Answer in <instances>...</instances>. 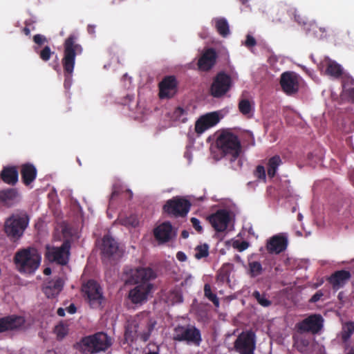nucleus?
Wrapping results in <instances>:
<instances>
[{
    "label": "nucleus",
    "instance_id": "nucleus-9",
    "mask_svg": "<svg viewBox=\"0 0 354 354\" xmlns=\"http://www.w3.org/2000/svg\"><path fill=\"white\" fill-rule=\"evenodd\" d=\"M71 247L69 240H65L59 247L47 245L45 256L51 262L65 266L69 261Z\"/></svg>",
    "mask_w": 354,
    "mask_h": 354
},
{
    "label": "nucleus",
    "instance_id": "nucleus-29",
    "mask_svg": "<svg viewBox=\"0 0 354 354\" xmlns=\"http://www.w3.org/2000/svg\"><path fill=\"white\" fill-rule=\"evenodd\" d=\"M21 180L26 186L30 185L37 177V169L31 163H25L20 169Z\"/></svg>",
    "mask_w": 354,
    "mask_h": 354
},
{
    "label": "nucleus",
    "instance_id": "nucleus-27",
    "mask_svg": "<svg viewBox=\"0 0 354 354\" xmlns=\"http://www.w3.org/2000/svg\"><path fill=\"white\" fill-rule=\"evenodd\" d=\"M216 53L212 48L206 50L198 61V66L202 71L210 70L216 63Z\"/></svg>",
    "mask_w": 354,
    "mask_h": 354
},
{
    "label": "nucleus",
    "instance_id": "nucleus-5",
    "mask_svg": "<svg viewBox=\"0 0 354 354\" xmlns=\"http://www.w3.org/2000/svg\"><path fill=\"white\" fill-rule=\"evenodd\" d=\"M77 37L70 35L64 43V55L62 64L64 76L66 78L71 77L75 67V57L82 53V47L77 42Z\"/></svg>",
    "mask_w": 354,
    "mask_h": 354
},
{
    "label": "nucleus",
    "instance_id": "nucleus-7",
    "mask_svg": "<svg viewBox=\"0 0 354 354\" xmlns=\"http://www.w3.org/2000/svg\"><path fill=\"white\" fill-rule=\"evenodd\" d=\"M191 206V202L186 198L175 196L165 202L162 211L170 216L185 218L189 213Z\"/></svg>",
    "mask_w": 354,
    "mask_h": 354
},
{
    "label": "nucleus",
    "instance_id": "nucleus-47",
    "mask_svg": "<svg viewBox=\"0 0 354 354\" xmlns=\"http://www.w3.org/2000/svg\"><path fill=\"white\" fill-rule=\"evenodd\" d=\"M288 12L290 16L293 17L292 19L295 22H301L302 17H301V15L297 13V10L295 8H290L288 10Z\"/></svg>",
    "mask_w": 354,
    "mask_h": 354
},
{
    "label": "nucleus",
    "instance_id": "nucleus-44",
    "mask_svg": "<svg viewBox=\"0 0 354 354\" xmlns=\"http://www.w3.org/2000/svg\"><path fill=\"white\" fill-rule=\"evenodd\" d=\"M33 41L36 44L35 46H39V48H40V47L47 42V39L43 35L37 34L33 37Z\"/></svg>",
    "mask_w": 354,
    "mask_h": 354
},
{
    "label": "nucleus",
    "instance_id": "nucleus-6",
    "mask_svg": "<svg viewBox=\"0 0 354 354\" xmlns=\"http://www.w3.org/2000/svg\"><path fill=\"white\" fill-rule=\"evenodd\" d=\"M173 339L178 342H185L187 344L199 346L203 341L201 332L195 326L178 325L174 329Z\"/></svg>",
    "mask_w": 354,
    "mask_h": 354
},
{
    "label": "nucleus",
    "instance_id": "nucleus-48",
    "mask_svg": "<svg viewBox=\"0 0 354 354\" xmlns=\"http://www.w3.org/2000/svg\"><path fill=\"white\" fill-rule=\"evenodd\" d=\"M190 221L192 224L193 227L196 230V231H197V232H203V227L201 225V221L198 218L192 217L191 218Z\"/></svg>",
    "mask_w": 354,
    "mask_h": 354
},
{
    "label": "nucleus",
    "instance_id": "nucleus-33",
    "mask_svg": "<svg viewBox=\"0 0 354 354\" xmlns=\"http://www.w3.org/2000/svg\"><path fill=\"white\" fill-rule=\"evenodd\" d=\"M238 108L242 115L248 118H251L254 112V104L252 101L247 98H242L239 100Z\"/></svg>",
    "mask_w": 354,
    "mask_h": 354
},
{
    "label": "nucleus",
    "instance_id": "nucleus-56",
    "mask_svg": "<svg viewBox=\"0 0 354 354\" xmlns=\"http://www.w3.org/2000/svg\"><path fill=\"white\" fill-rule=\"evenodd\" d=\"M248 246V243L245 241H243L241 244L240 250H245Z\"/></svg>",
    "mask_w": 354,
    "mask_h": 354
},
{
    "label": "nucleus",
    "instance_id": "nucleus-4",
    "mask_svg": "<svg viewBox=\"0 0 354 354\" xmlns=\"http://www.w3.org/2000/svg\"><path fill=\"white\" fill-rule=\"evenodd\" d=\"M29 221V216L25 211L13 214L6 219L4 231L12 242H17L22 237Z\"/></svg>",
    "mask_w": 354,
    "mask_h": 354
},
{
    "label": "nucleus",
    "instance_id": "nucleus-20",
    "mask_svg": "<svg viewBox=\"0 0 354 354\" xmlns=\"http://www.w3.org/2000/svg\"><path fill=\"white\" fill-rule=\"evenodd\" d=\"M153 287V284H138L129 291V298L133 304H140L147 300Z\"/></svg>",
    "mask_w": 354,
    "mask_h": 354
},
{
    "label": "nucleus",
    "instance_id": "nucleus-25",
    "mask_svg": "<svg viewBox=\"0 0 354 354\" xmlns=\"http://www.w3.org/2000/svg\"><path fill=\"white\" fill-rule=\"evenodd\" d=\"M288 245V240L281 235H274L267 241L266 249L270 254H278L283 252Z\"/></svg>",
    "mask_w": 354,
    "mask_h": 354
},
{
    "label": "nucleus",
    "instance_id": "nucleus-53",
    "mask_svg": "<svg viewBox=\"0 0 354 354\" xmlns=\"http://www.w3.org/2000/svg\"><path fill=\"white\" fill-rule=\"evenodd\" d=\"M67 310V312L70 314H74L76 313V310H77V308L76 306H75L74 304H71L68 307L66 308V309Z\"/></svg>",
    "mask_w": 354,
    "mask_h": 354
},
{
    "label": "nucleus",
    "instance_id": "nucleus-22",
    "mask_svg": "<svg viewBox=\"0 0 354 354\" xmlns=\"http://www.w3.org/2000/svg\"><path fill=\"white\" fill-rule=\"evenodd\" d=\"M100 249L104 257L111 258L118 253L119 246L118 242L111 235L106 234L102 239Z\"/></svg>",
    "mask_w": 354,
    "mask_h": 354
},
{
    "label": "nucleus",
    "instance_id": "nucleus-54",
    "mask_svg": "<svg viewBox=\"0 0 354 354\" xmlns=\"http://www.w3.org/2000/svg\"><path fill=\"white\" fill-rule=\"evenodd\" d=\"M65 310L63 308H59L57 310V314L60 317H64L65 316Z\"/></svg>",
    "mask_w": 354,
    "mask_h": 354
},
{
    "label": "nucleus",
    "instance_id": "nucleus-64",
    "mask_svg": "<svg viewBox=\"0 0 354 354\" xmlns=\"http://www.w3.org/2000/svg\"><path fill=\"white\" fill-rule=\"evenodd\" d=\"M351 180L353 181V183L354 184V169H353V171L351 173Z\"/></svg>",
    "mask_w": 354,
    "mask_h": 354
},
{
    "label": "nucleus",
    "instance_id": "nucleus-28",
    "mask_svg": "<svg viewBox=\"0 0 354 354\" xmlns=\"http://www.w3.org/2000/svg\"><path fill=\"white\" fill-rule=\"evenodd\" d=\"M64 287V281L62 278L57 279L48 281L44 288L43 291L48 298H54L57 297L62 291Z\"/></svg>",
    "mask_w": 354,
    "mask_h": 354
},
{
    "label": "nucleus",
    "instance_id": "nucleus-50",
    "mask_svg": "<svg viewBox=\"0 0 354 354\" xmlns=\"http://www.w3.org/2000/svg\"><path fill=\"white\" fill-rule=\"evenodd\" d=\"M324 295L322 290H318L315 294H314L312 297L310 299L309 301L310 303H315L318 301L321 297Z\"/></svg>",
    "mask_w": 354,
    "mask_h": 354
},
{
    "label": "nucleus",
    "instance_id": "nucleus-49",
    "mask_svg": "<svg viewBox=\"0 0 354 354\" xmlns=\"http://www.w3.org/2000/svg\"><path fill=\"white\" fill-rule=\"evenodd\" d=\"M257 41L256 39L250 34H248L246 36V39L245 41V45L248 48L254 47L256 46Z\"/></svg>",
    "mask_w": 354,
    "mask_h": 354
},
{
    "label": "nucleus",
    "instance_id": "nucleus-26",
    "mask_svg": "<svg viewBox=\"0 0 354 354\" xmlns=\"http://www.w3.org/2000/svg\"><path fill=\"white\" fill-rule=\"evenodd\" d=\"M301 29L306 35L313 39H323L327 37V29L319 24H301Z\"/></svg>",
    "mask_w": 354,
    "mask_h": 354
},
{
    "label": "nucleus",
    "instance_id": "nucleus-42",
    "mask_svg": "<svg viewBox=\"0 0 354 354\" xmlns=\"http://www.w3.org/2000/svg\"><path fill=\"white\" fill-rule=\"evenodd\" d=\"M252 296L257 299L258 303L263 307H268L272 304V302L266 297L265 295H261L258 290H255L252 293Z\"/></svg>",
    "mask_w": 354,
    "mask_h": 354
},
{
    "label": "nucleus",
    "instance_id": "nucleus-3",
    "mask_svg": "<svg viewBox=\"0 0 354 354\" xmlns=\"http://www.w3.org/2000/svg\"><path fill=\"white\" fill-rule=\"evenodd\" d=\"M41 257L37 250L28 247L19 250L14 256V263L21 273L33 274L39 267Z\"/></svg>",
    "mask_w": 354,
    "mask_h": 354
},
{
    "label": "nucleus",
    "instance_id": "nucleus-59",
    "mask_svg": "<svg viewBox=\"0 0 354 354\" xmlns=\"http://www.w3.org/2000/svg\"><path fill=\"white\" fill-rule=\"evenodd\" d=\"M51 273V269L50 268H46L44 270V274L45 275H49Z\"/></svg>",
    "mask_w": 354,
    "mask_h": 354
},
{
    "label": "nucleus",
    "instance_id": "nucleus-55",
    "mask_svg": "<svg viewBox=\"0 0 354 354\" xmlns=\"http://www.w3.org/2000/svg\"><path fill=\"white\" fill-rule=\"evenodd\" d=\"M95 26L94 25H88V32L90 33V34H94L95 32Z\"/></svg>",
    "mask_w": 354,
    "mask_h": 354
},
{
    "label": "nucleus",
    "instance_id": "nucleus-21",
    "mask_svg": "<svg viewBox=\"0 0 354 354\" xmlns=\"http://www.w3.org/2000/svg\"><path fill=\"white\" fill-rule=\"evenodd\" d=\"M156 239L160 243L169 242L176 235L172 225L169 221L163 222L153 230Z\"/></svg>",
    "mask_w": 354,
    "mask_h": 354
},
{
    "label": "nucleus",
    "instance_id": "nucleus-12",
    "mask_svg": "<svg viewBox=\"0 0 354 354\" xmlns=\"http://www.w3.org/2000/svg\"><path fill=\"white\" fill-rule=\"evenodd\" d=\"M324 319L319 314H313L304 319L295 325L297 332L299 334L310 333H318L323 327Z\"/></svg>",
    "mask_w": 354,
    "mask_h": 354
},
{
    "label": "nucleus",
    "instance_id": "nucleus-19",
    "mask_svg": "<svg viewBox=\"0 0 354 354\" xmlns=\"http://www.w3.org/2000/svg\"><path fill=\"white\" fill-rule=\"evenodd\" d=\"M220 120L217 112H211L201 116L195 123V131L201 134L208 129L215 126Z\"/></svg>",
    "mask_w": 354,
    "mask_h": 354
},
{
    "label": "nucleus",
    "instance_id": "nucleus-58",
    "mask_svg": "<svg viewBox=\"0 0 354 354\" xmlns=\"http://www.w3.org/2000/svg\"><path fill=\"white\" fill-rule=\"evenodd\" d=\"M181 236H182L183 239H187V238H188V236H189V232H188L187 230H183V231L181 232Z\"/></svg>",
    "mask_w": 354,
    "mask_h": 354
},
{
    "label": "nucleus",
    "instance_id": "nucleus-57",
    "mask_svg": "<svg viewBox=\"0 0 354 354\" xmlns=\"http://www.w3.org/2000/svg\"><path fill=\"white\" fill-rule=\"evenodd\" d=\"M212 22H222V23H224V22H227V21H226V19L225 18L220 17V18L214 19Z\"/></svg>",
    "mask_w": 354,
    "mask_h": 354
},
{
    "label": "nucleus",
    "instance_id": "nucleus-10",
    "mask_svg": "<svg viewBox=\"0 0 354 354\" xmlns=\"http://www.w3.org/2000/svg\"><path fill=\"white\" fill-rule=\"evenodd\" d=\"M234 350L239 354H254L256 348V337L249 330L241 333L234 343Z\"/></svg>",
    "mask_w": 354,
    "mask_h": 354
},
{
    "label": "nucleus",
    "instance_id": "nucleus-17",
    "mask_svg": "<svg viewBox=\"0 0 354 354\" xmlns=\"http://www.w3.org/2000/svg\"><path fill=\"white\" fill-rule=\"evenodd\" d=\"M158 87L160 98H171L178 91V81L174 75L166 76L159 83Z\"/></svg>",
    "mask_w": 354,
    "mask_h": 354
},
{
    "label": "nucleus",
    "instance_id": "nucleus-37",
    "mask_svg": "<svg viewBox=\"0 0 354 354\" xmlns=\"http://www.w3.org/2000/svg\"><path fill=\"white\" fill-rule=\"evenodd\" d=\"M354 333V322H347L342 326L341 338L344 342H346Z\"/></svg>",
    "mask_w": 354,
    "mask_h": 354
},
{
    "label": "nucleus",
    "instance_id": "nucleus-38",
    "mask_svg": "<svg viewBox=\"0 0 354 354\" xmlns=\"http://www.w3.org/2000/svg\"><path fill=\"white\" fill-rule=\"evenodd\" d=\"M34 50L44 62L50 60L52 55L54 53L48 46H45L41 50H39V46H34Z\"/></svg>",
    "mask_w": 354,
    "mask_h": 354
},
{
    "label": "nucleus",
    "instance_id": "nucleus-15",
    "mask_svg": "<svg viewBox=\"0 0 354 354\" xmlns=\"http://www.w3.org/2000/svg\"><path fill=\"white\" fill-rule=\"evenodd\" d=\"M207 219L216 232H223L227 230L230 222V215L227 210L220 209L209 215Z\"/></svg>",
    "mask_w": 354,
    "mask_h": 354
},
{
    "label": "nucleus",
    "instance_id": "nucleus-61",
    "mask_svg": "<svg viewBox=\"0 0 354 354\" xmlns=\"http://www.w3.org/2000/svg\"><path fill=\"white\" fill-rule=\"evenodd\" d=\"M241 166H242V162H241V160H239L238 162H237L236 167L232 166V167H234L235 169H236L237 168H241Z\"/></svg>",
    "mask_w": 354,
    "mask_h": 354
},
{
    "label": "nucleus",
    "instance_id": "nucleus-35",
    "mask_svg": "<svg viewBox=\"0 0 354 354\" xmlns=\"http://www.w3.org/2000/svg\"><path fill=\"white\" fill-rule=\"evenodd\" d=\"M282 163L279 156L276 155L271 157L268 162V175L270 178H273L277 171L279 166Z\"/></svg>",
    "mask_w": 354,
    "mask_h": 354
},
{
    "label": "nucleus",
    "instance_id": "nucleus-45",
    "mask_svg": "<svg viewBox=\"0 0 354 354\" xmlns=\"http://www.w3.org/2000/svg\"><path fill=\"white\" fill-rule=\"evenodd\" d=\"M254 176L260 180H266V171L265 168L262 165H258L254 172Z\"/></svg>",
    "mask_w": 354,
    "mask_h": 354
},
{
    "label": "nucleus",
    "instance_id": "nucleus-32",
    "mask_svg": "<svg viewBox=\"0 0 354 354\" xmlns=\"http://www.w3.org/2000/svg\"><path fill=\"white\" fill-rule=\"evenodd\" d=\"M18 196V191L15 188H8L0 191V201L3 205L12 206Z\"/></svg>",
    "mask_w": 354,
    "mask_h": 354
},
{
    "label": "nucleus",
    "instance_id": "nucleus-51",
    "mask_svg": "<svg viewBox=\"0 0 354 354\" xmlns=\"http://www.w3.org/2000/svg\"><path fill=\"white\" fill-rule=\"evenodd\" d=\"M176 259L179 261L183 262L187 260V256L183 252L179 251L176 254Z\"/></svg>",
    "mask_w": 354,
    "mask_h": 354
},
{
    "label": "nucleus",
    "instance_id": "nucleus-23",
    "mask_svg": "<svg viewBox=\"0 0 354 354\" xmlns=\"http://www.w3.org/2000/svg\"><path fill=\"white\" fill-rule=\"evenodd\" d=\"M351 278V274L349 271L341 270L334 272L327 281L332 286L333 290L337 291L343 288Z\"/></svg>",
    "mask_w": 354,
    "mask_h": 354
},
{
    "label": "nucleus",
    "instance_id": "nucleus-39",
    "mask_svg": "<svg viewBox=\"0 0 354 354\" xmlns=\"http://www.w3.org/2000/svg\"><path fill=\"white\" fill-rule=\"evenodd\" d=\"M249 274L251 277H255L262 273L263 268L260 262L257 261H250L248 263Z\"/></svg>",
    "mask_w": 354,
    "mask_h": 354
},
{
    "label": "nucleus",
    "instance_id": "nucleus-18",
    "mask_svg": "<svg viewBox=\"0 0 354 354\" xmlns=\"http://www.w3.org/2000/svg\"><path fill=\"white\" fill-rule=\"evenodd\" d=\"M280 84L288 95L296 93L299 89L297 75L293 72H284L281 75Z\"/></svg>",
    "mask_w": 354,
    "mask_h": 354
},
{
    "label": "nucleus",
    "instance_id": "nucleus-8",
    "mask_svg": "<svg viewBox=\"0 0 354 354\" xmlns=\"http://www.w3.org/2000/svg\"><path fill=\"white\" fill-rule=\"evenodd\" d=\"M82 342L84 349L91 353L105 351L111 346V339L103 332L85 337Z\"/></svg>",
    "mask_w": 354,
    "mask_h": 354
},
{
    "label": "nucleus",
    "instance_id": "nucleus-13",
    "mask_svg": "<svg viewBox=\"0 0 354 354\" xmlns=\"http://www.w3.org/2000/svg\"><path fill=\"white\" fill-rule=\"evenodd\" d=\"M231 77L224 72L218 73L214 78L210 87V93L214 97L223 96L231 87Z\"/></svg>",
    "mask_w": 354,
    "mask_h": 354
},
{
    "label": "nucleus",
    "instance_id": "nucleus-46",
    "mask_svg": "<svg viewBox=\"0 0 354 354\" xmlns=\"http://www.w3.org/2000/svg\"><path fill=\"white\" fill-rule=\"evenodd\" d=\"M120 223L124 226L127 225H131V226H136L137 221H136L135 218L133 217H129V218H121L120 219Z\"/></svg>",
    "mask_w": 354,
    "mask_h": 354
},
{
    "label": "nucleus",
    "instance_id": "nucleus-36",
    "mask_svg": "<svg viewBox=\"0 0 354 354\" xmlns=\"http://www.w3.org/2000/svg\"><path fill=\"white\" fill-rule=\"evenodd\" d=\"M294 335L293 340L294 344L296 346L297 349L301 352H305L310 344V341L308 339L301 335Z\"/></svg>",
    "mask_w": 354,
    "mask_h": 354
},
{
    "label": "nucleus",
    "instance_id": "nucleus-31",
    "mask_svg": "<svg viewBox=\"0 0 354 354\" xmlns=\"http://www.w3.org/2000/svg\"><path fill=\"white\" fill-rule=\"evenodd\" d=\"M342 95L348 102L354 104V80L351 76H344L342 80Z\"/></svg>",
    "mask_w": 354,
    "mask_h": 354
},
{
    "label": "nucleus",
    "instance_id": "nucleus-41",
    "mask_svg": "<svg viewBox=\"0 0 354 354\" xmlns=\"http://www.w3.org/2000/svg\"><path fill=\"white\" fill-rule=\"evenodd\" d=\"M205 296L211 301L216 306L219 305V301L215 294L212 292L211 287L209 284H205L204 286Z\"/></svg>",
    "mask_w": 354,
    "mask_h": 354
},
{
    "label": "nucleus",
    "instance_id": "nucleus-60",
    "mask_svg": "<svg viewBox=\"0 0 354 354\" xmlns=\"http://www.w3.org/2000/svg\"><path fill=\"white\" fill-rule=\"evenodd\" d=\"M175 112H176V113H177V114H178V113H179V114H182V113H184V110H183V108H181V107H178V108H176V111H175Z\"/></svg>",
    "mask_w": 354,
    "mask_h": 354
},
{
    "label": "nucleus",
    "instance_id": "nucleus-43",
    "mask_svg": "<svg viewBox=\"0 0 354 354\" xmlns=\"http://www.w3.org/2000/svg\"><path fill=\"white\" fill-rule=\"evenodd\" d=\"M216 30L223 37H226L230 32L228 24H216Z\"/></svg>",
    "mask_w": 354,
    "mask_h": 354
},
{
    "label": "nucleus",
    "instance_id": "nucleus-63",
    "mask_svg": "<svg viewBox=\"0 0 354 354\" xmlns=\"http://www.w3.org/2000/svg\"><path fill=\"white\" fill-rule=\"evenodd\" d=\"M23 31L26 35H30V30L28 28H24Z\"/></svg>",
    "mask_w": 354,
    "mask_h": 354
},
{
    "label": "nucleus",
    "instance_id": "nucleus-14",
    "mask_svg": "<svg viewBox=\"0 0 354 354\" xmlns=\"http://www.w3.org/2000/svg\"><path fill=\"white\" fill-rule=\"evenodd\" d=\"M319 70L324 74L333 77V79H341V82L344 76H350L348 74L344 73L342 66L337 62L328 58L325 57L319 65Z\"/></svg>",
    "mask_w": 354,
    "mask_h": 354
},
{
    "label": "nucleus",
    "instance_id": "nucleus-52",
    "mask_svg": "<svg viewBox=\"0 0 354 354\" xmlns=\"http://www.w3.org/2000/svg\"><path fill=\"white\" fill-rule=\"evenodd\" d=\"M171 295L174 296L175 302H182L183 298L181 295L178 291H172L171 292Z\"/></svg>",
    "mask_w": 354,
    "mask_h": 354
},
{
    "label": "nucleus",
    "instance_id": "nucleus-11",
    "mask_svg": "<svg viewBox=\"0 0 354 354\" xmlns=\"http://www.w3.org/2000/svg\"><path fill=\"white\" fill-rule=\"evenodd\" d=\"M82 291L86 295L91 308H97L102 306L104 300L102 288L95 280H88L82 287Z\"/></svg>",
    "mask_w": 354,
    "mask_h": 354
},
{
    "label": "nucleus",
    "instance_id": "nucleus-1",
    "mask_svg": "<svg viewBox=\"0 0 354 354\" xmlns=\"http://www.w3.org/2000/svg\"><path fill=\"white\" fill-rule=\"evenodd\" d=\"M156 324V320L149 313L142 312L137 315L127 326L125 339L133 342L140 339L145 342L149 339Z\"/></svg>",
    "mask_w": 354,
    "mask_h": 354
},
{
    "label": "nucleus",
    "instance_id": "nucleus-40",
    "mask_svg": "<svg viewBox=\"0 0 354 354\" xmlns=\"http://www.w3.org/2000/svg\"><path fill=\"white\" fill-rule=\"evenodd\" d=\"M194 257L201 259L209 256V245L207 243L197 245L195 248Z\"/></svg>",
    "mask_w": 354,
    "mask_h": 354
},
{
    "label": "nucleus",
    "instance_id": "nucleus-16",
    "mask_svg": "<svg viewBox=\"0 0 354 354\" xmlns=\"http://www.w3.org/2000/svg\"><path fill=\"white\" fill-rule=\"evenodd\" d=\"M156 277V271L150 267H138L131 270L130 279L135 284H152L150 281Z\"/></svg>",
    "mask_w": 354,
    "mask_h": 354
},
{
    "label": "nucleus",
    "instance_id": "nucleus-30",
    "mask_svg": "<svg viewBox=\"0 0 354 354\" xmlns=\"http://www.w3.org/2000/svg\"><path fill=\"white\" fill-rule=\"evenodd\" d=\"M0 178L6 184L15 185L18 182L19 173L16 167H5L0 173Z\"/></svg>",
    "mask_w": 354,
    "mask_h": 354
},
{
    "label": "nucleus",
    "instance_id": "nucleus-2",
    "mask_svg": "<svg viewBox=\"0 0 354 354\" xmlns=\"http://www.w3.org/2000/svg\"><path fill=\"white\" fill-rule=\"evenodd\" d=\"M216 147L221 156L231 162L237 160L242 151L239 138L234 133L223 131L216 139Z\"/></svg>",
    "mask_w": 354,
    "mask_h": 354
},
{
    "label": "nucleus",
    "instance_id": "nucleus-62",
    "mask_svg": "<svg viewBox=\"0 0 354 354\" xmlns=\"http://www.w3.org/2000/svg\"><path fill=\"white\" fill-rule=\"evenodd\" d=\"M146 354H159V348H157V351H149V353Z\"/></svg>",
    "mask_w": 354,
    "mask_h": 354
},
{
    "label": "nucleus",
    "instance_id": "nucleus-34",
    "mask_svg": "<svg viewBox=\"0 0 354 354\" xmlns=\"http://www.w3.org/2000/svg\"><path fill=\"white\" fill-rule=\"evenodd\" d=\"M232 264L225 263L218 270L216 274V281L221 284L230 282V275L232 270Z\"/></svg>",
    "mask_w": 354,
    "mask_h": 354
},
{
    "label": "nucleus",
    "instance_id": "nucleus-24",
    "mask_svg": "<svg viewBox=\"0 0 354 354\" xmlns=\"http://www.w3.org/2000/svg\"><path fill=\"white\" fill-rule=\"evenodd\" d=\"M25 320L20 316H6L0 318V333L8 330H14L21 328Z\"/></svg>",
    "mask_w": 354,
    "mask_h": 354
}]
</instances>
